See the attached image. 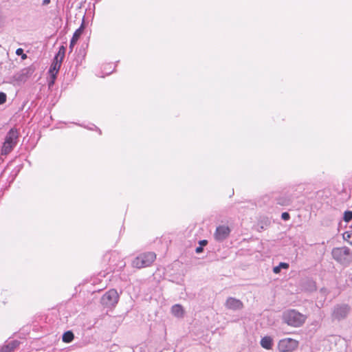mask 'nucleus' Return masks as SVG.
I'll use <instances>...</instances> for the list:
<instances>
[{
    "label": "nucleus",
    "mask_w": 352,
    "mask_h": 352,
    "mask_svg": "<svg viewBox=\"0 0 352 352\" xmlns=\"http://www.w3.org/2000/svg\"><path fill=\"white\" fill-rule=\"evenodd\" d=\"M307 316L295 309H288L283 312L282 316L283 321L289 326L300 327L305 322Z\"/></svg>",
    "instance_id": "f257e3e1"
},
{
    "label": "nucleus",
    "mask_w": 352,
    "mask_h": 352,
    "mask_svg": "<svg viewBox=\"0 0 352 352\" xmlns=\"http://www.w3.org/2000/svg\"><path fill=\"white\" fill-rule=\"evenodd\" d=\"M331 254L333 259L342 265L349 264L352 261V253L347 247L335 248Z\"/></svg>",
    "instance_id": "f03ea898"
},
{
    "label": "nucleus",
    "mask_w": 352,
    "mask_h": 352,
    "mask_svg": "<svg viewBox=\"0 0 352 352\" xmlns=\"http://www.w3.org/2000/svg\"><path fill=\"white\" fill-rule=\"evenodd\" d=\"M155 258L156 255L153 252L142 254L133 261L132 265L137 268L146 267L151 265Z\"/></svg>",
    "instance_id": "7ed1b4c3"
},
{
    "label": "nucleus",
    "mask_w": 352,
    "mask_h": 352,
    "mask_svg": "<svg viewBox=\"0 0 352 352\" xmlns=\"http://www.w3.org/2000/svg\"><path fill=\"white\" fill-rule=\"evenodd\" d=\"M299 345V342L291 338L281 339L277 344V349L279 352H294Z\"/></svg>",
    "instance_id": "20e7f679"
},
{
    "label": "nucleus",
    "mask_w": 352,
    "mask_h": 352,
    "mask_svg": "<svg viewBox=\"0 0 352 352\" xmlns=\"http://www.w3.org/2000/svg\"><path fill=\"white\" fill-rule=\"evenodd\" d=\"M119 296L116 289H110L101 298V303L107 307H115L118 303Z\"/></svg>",
    "instance_id": "39448f33"
},
{
    "label": "nucleus",
    "mask_w": 352,
    "mask_h": 352,
    "mask_svg": "<svg viewBox=\"0 0 352 352\" xmlns=\"http://www.w3.org/2000/svg\"><path fill=\"white\" fill-rule=\"evenodd\" d=\"M225 307L228 309L236 311L243 309V303L239 299L229 297L225 302Z\"/></svg>",
    "instance_id": "423d86ee"
},
{
    "label": "nucleus",
    "mask_w": 352,
    "mask_h": 352,
    "mask_svg": "<svg viewBox=\"0 0 352 352\" xmlns=\"http://www.w3.org/2000/svg\"><path fill=\"white\" fill-rule=\"evenodd\" d=\"M230 233V229L226 226H220L217 228L214 232V239L218 241H222L226 239Z\"/></svg>",
    "instance_id": "0eeeda50"
},
{
    "label": "nucleus",
    "mask_w": 352,
    "mask_h": 352,
    "mask_svg": "<svg viewBox=\"0 0 352 352\" xmlns=\"http://www.w3.org/2000/svg\"><path fill=\"white\" fill-rule=\"evenodd\" d=\"M349 311V307L347 305H338L334 308L333 316L338 320H340L346 317Z\"/></svg>",
    "instance_id": "6e6552de"
},
{
    "label": "nucleus",
    "mask_w": 352,
    "mask_h": 352,
    "mask_svg": "<svg viewBox=\"0 0 352 352\" xmlns=\"http://www.w3.org/2000/svg\"><path fill=\"white\" fill-rule=\"evenodd\" d=\"M19 131L15 128H12L6 134L5 137L6 141L10 142L16 146L19 139Z\"/></svg>",
    "instance_id": "1a4fd4ad"
},
{
    "label": "nucleus",
    "mask_w": 352,
    "mask_h": 352,
    "mask_svg": "<svg viewBox=\"0 0 352 352\" xmlns=\"http://www.w3.org/2000/svg\"><path fill=\"white\" fill-rule=\"evenodd\" d=\"M62 63H60L59 60H54L50 66V68L49 69V74L50 76V78H52L54 79L56 78V75L60 68Z\"/></svg>",
    "instance_id": "9d476101"
},
{
    "label": "nucleus",
    "mask_w": 352,
    "mask_h": 352,
    "mask_svg": "<svg viewBox=\"0 0 352 352\" xmlns=\"http://www.w3.org/2000/svg\"><path fill=\"white\" fill-rule=\"evenodd\" d=\"M83 29H84V26H83V24H82L81 26L78 29H77L75 31V32L74 33L73 36L70 41V44H69L70 52H72L73 50L74 45L77 43L78 38H80V36H81V34L83 32Z\"/></svg>",
    "instance_id": "9b49d317"
},
{
    "label": "nucleus",
    "mask_w": 352,
    "mask_h": 352,
    "mask_svg": "<svg viewBox=\"0 0 352 352\" xmlns=\"http://www.w3.org/2000/svg\"><path fill=\"white\" fill-rule=\"evenodd\" d=\"M171 313L174 316L181 318L184 317L185 311L181 305L176 304L171 307Z\"/></svg>",
    "instance_id": "f8f14e48"
},
{
    "label": "nucleus",
    "mask_w": 352,
    "mask_h": 352,
    "mask_svg": "<svg viewBox=\"0 0 352 352\" xmlns=\"http://www.w3.org/2000/svg\"><path fill=\"white\" fill-rule=\"evenodd\" d=\"M15 146H16V145L4 140L3 145L1 146L0 155H8L13 150V148Z\"/></svg>",
    "instance_id": "ddd939ff"
},
{
    "label": "nucleus",
    "mask_w": 352,
    "mask_h": 352,
    "mask_svg": "<svg viewBox=\"0 0 352 352\" xmlns=\"http://www.w3.org/2000/svg\"><path fill=\"white\" fill-rule=\"evenodd\" d=\"M260 343L263 348L270 350L273 346V339L270 336H265L261 340Z\"/></svg>",
    "instance_id": "4468645a"
},
{
    "label": "nucleus",
    "mask_w": 352,
    "mask_h": 352,
    "mask_svg": "<svg viewBox=\"0 0 352 352\" xmlns=\"http://www.w3.org/2000/svg\"><path fill=\"white\" fill-rule=\"evenodd\" d=\"M19 345V342L12 340L9 342L6 345L3 346L1 349V352H11Z\"/></svg>",
    "instance_id": "2eb2a0df"
},
{
    "label": "nucleus",
    "mask_w": 352,
    "mask_h": 352,
    "mask_svg": "<svg viewBox=\"0 0 352 352\" xmlns=\"http://www.w3.org/2000/svg\"><path fill=\"white\" fill-rule=\"evenodd\" d=\"M65 47L62 45L59 47V50L58 52V53L56 54L54 58V60H59L60 63H62L64 57H65Z\"/></svg>",
    "instance_id": "dca6fc26"
},
{
    "label": "nucleus",
    "mask_w": 352,
    "mask_h": 352,
    "mask_svg": "<svg viewBox=\"0 0 352 352\" xmlns=\"http://www.w3.org/2000/svg\"><path fill=\"white\" fill-rule=\"evenodd\" d=\"M74 333L72 331H68L63 333L62 339L64 342L69 343L74 340Z\"/></svg>",
    "instance_id": "f3484780"
},
{
    "label": "nucleus",
    "mask_w": 352,
    "mask_h": 352,
    "mask_svg": "<svg viewBox=\"0 0 352 352\" xmlns=\"http://www.w3.org/2000/svg\"><path fill=\"white\" fill-rule=\"evenodd\" d=\"M289 267V264L287 263H280L278 266H276L273 268V272L275 274H278L281 269H287Z\"/></svg>",
    "instance_id": "a211bd4d"
},
{
    "label": "nucleus",
    "mask_w": 352,
    "mask_h": 352,
    "mask_svg": "<svg viewBox=\"0 0 352 352\" xmlns=\"http://www.w3.org/2000/svg\"><path fill=\"white\" fill-rule=\"evenodd\" d=\"M352 219V211H345L344 213V220L349 222Z\"/></svg>",
    "instance_id": "6ab92c4d"
},
{
    "label": "nucleus",
    "mask_w": 352,
    "mask_h": 352,
    "mask_svg": "<svg viewBox=\"0 0 352 352\" xmlns=\"http://www.w3.org/2000/svg\"><path fill=\"white\" fill-rule=\"evenodd\" d=\"M16 55H21V58L22 59H25L27 58V55L23 53V49L21 48H18L16 50Z\"/></svg>",
    "instance_id": "aec40b11"
},
{
    "label": "nucleus",
    "mask_w": 352,
    "mask_h": 352,
    "mask_svg": "<svg viewBox=\"0 0 352 352\" xmlns=\"http://www.w3.org/2000/svg\"><path fill=\"white\" fill-rule=\"evenodd\" d=\"M6 101V95L3 92H0V104H3Z\"/></svg>",
    "instance_id": "412c9836"
},
{
    "label": "nucleus",
    "mask_w": 352,
    "mask_h": 352,
    "mask_svg": "<svg viewBox=\"0 0 352 352\" xmlns=\"http://www.w3.org/2000/svg\"><path fill=\"white\" fill-rule=\"evenodd\" d=\"M289 217V214L287 212H283L281 214V218L285 221H287Z\"/></svg>",
    "instance_id": "4be33fe9"
},
{
    "label": "nucleus",
    "mask_w": 352,
    "mask_h": 352,
    "mask_svg": "<svg viewBox=\"0 0 352 352\" xmlns=\"http://www.w3.org/2000/svg\"><path fill=\"white\" fill-rule=\"evenodd\" d=\"M202 251H203V248L201 246L197 247L195 249V252L197 254H199V253L202 252Z\"/></svg>",
    "instance_id": "5701e85b"
},
{
    "label": "nucleus",
    "mask_w": 352,
    "mask_h": 352,
    "mask_svg": "<svg viewBox=\"0 0 352 352\" xmlns=\"http://www.w3.org/2000/svg\"><path fill=\"white\" fill-rule=\"evenodd\" d=\"M207 243H208V241L206 240H201L199 241V245L201 247L207 245Z\"/></svg>",
    "instance_id": "b1692460"
},
{
    "label": "nucleus",
    "mask_w": 352,
    "mask_h": 352,
    "mask_svg": "<svg viewBox=\"0 0 352 352\" xmlns=\"http://www.w3.org/2000/svg\"><path fill=\"white\" fill-rule=\"evenodd\" d=\"M51 78V80H50V81L49 82V87H51L52 85H54V81H55V80H56V79H54V78Z\"/></svg>",
    "instance_id": "393cba45"
},
{
    "label": "nucleus",
    "mask_w": 352,
    "mask_h": 352,
    "mask_svg": "<svg viewBox=\"0 0 352 352\" xmlns=\"http://www.w3.org/2000/svg\"><path fill=\"white\" fill-rule=\"evenodd\" d=\"M50 3V0H43V3L44 5H47Z\"/></svg>",
    "instance_id": "a878e982"
}]
</instances>
